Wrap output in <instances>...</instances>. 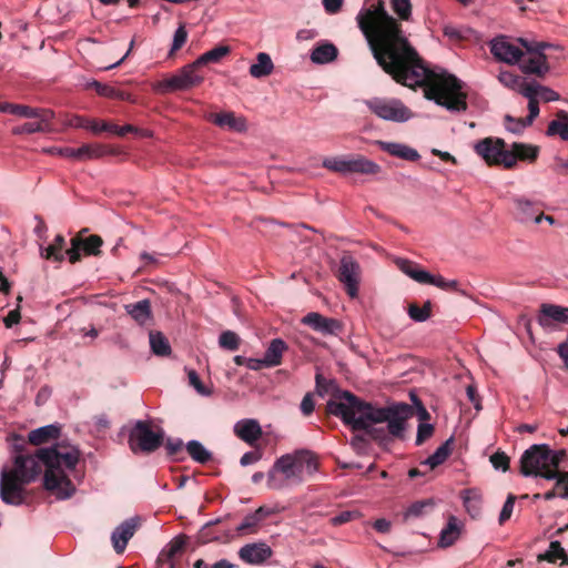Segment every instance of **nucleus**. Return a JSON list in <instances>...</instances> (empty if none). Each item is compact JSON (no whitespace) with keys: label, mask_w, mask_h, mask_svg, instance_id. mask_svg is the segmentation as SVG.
I'll use <instances>...</instances> for the list:
<instances>
[{"label":"nucleus","mask_w":568,"mask_h":568,"mask_svg":"<svg viewBox=\"0 0 568 568\" xmlns=\"http://www.w3.org/2000/svg\"><path fill=\"white\" fill-rule=\"evenodd\" d=\"M498 80L504 87L516 92L523 81L521 77L509 71L500 72L498 75Z\"/></svg>","instance_id":"obj_46"},{"label":"nucleus","mask_w":568,"mask_h":568,"mask_svg":"<svg viewBox=\"0 0 568 568\" xmlns=\"http://www.w3.org/2000/svg\"><path fill=\"white\" fill-rule=\"evenodd\" d=\"M505 121L507 123L506 124L507 130L513 133H516V134L521 133L525 128L530 125V124H526L525 118L515 119L511 115H506Z\"/></svg>","instance_id":"obj_56"},{"label":"nucleus","mask_w":568,"mask_h":568,"mask_svg":"<svg viewBox=\"0 0 568 568\" xmlns=\"http://www.w3.org/2000/svg\"><path fill=\"white\" fill-rule=\"evenodd\" d=\"M567 557V554L565 549L561 547L560 541L554 540L549 545V549L544 552L539 554L537 556V561H547L550 564H555L557 559H561L564 561V558Z\"/></svg>","instance_id":"obj_42"},{"label":"nucleus","mask_w":568,"mask_h":568,"mask_svg":"<svg viewBox=\"0 0 568 568\" xmlns=\"http://www.w3.org/2000/svg\"><path fill=\"white\" fill-rule=\"evenodd\" d=\"M359 274V264L352 255L344 254L335 275L338 281L345 285L347 294L353 298L356 297L358 293Z\"/></svg>","instance_id":"obj_14"},{"label":"nucleus","mask_w":568,"mask_h":568,"mask_svg":"<svg viewBox=\"0 0 568 568\" xmlns=\"http://www.w3.org/2000/svg\"><path fill=\"white\" fill-rule=\"evenodd\" d=\"M88 88L94 89L95 92L101 97L113 98L116 95V91L114 88L98 81H92L88 83Z\"/></svg>","instance_id":"obj_58"},{"label":"nucleus","mask_w":568,"mask_h":568,"mask_svg":"<svg viewBox=\"0 0 568 568\" xmlns=\"http://www.w3.org/2000/svg\"><path fill=\"white\" fill-rule=\"evenodd\" d=\"M538 89L539 84L536 82H526L525 80L521 81L517 92L523 94L528 100L537 99L538 98Z\"/></svg>","instance_id":"obj_52"},{"label":"nucleus","mask_w":568,"mask_h":568,"mask_svg":"<svg viewBox=\"0 0 568 568\" xmlns=\"http://www.w3.org/2000/svg\"><path fill=\"white\" fill-rule=\"evenodd\" d=\"M429 285L437 286L445 291H453L458 292L459 284L456 280H446L442 275H432V281L429 282Z\"/></svg>","instance_id":"obj_50"},{"label":"nucleus","mask_w":568,"mask_h":568,"mask_svg":"<svg viewBox=\"0 0 568 568\" xmlns=\"http://www.w3.org/2000/svg\"><path fill=\"white\" fill-rule=\"evenodd\" d=\"M490 51L497 60L509 64L519 63L523 57V51L504 38L494 40Z\"/></svg>","instance_id":"obj_18"},{"label":"nucleus","mask_w":568,"mask_h":568,"mask_svg":"<svg viewBox=\"0 0 568 568\" xmlns=\"http://www.w3.org/2000/svg\"><path fill=\"white\" fill-rule=\"evenodd\" d=\"M304 467L311 474L317 470L316 456L310 450L281 456L267 474V487L277 490L284 488L288 481L301 483Z\"/></svg>","instance_id":"obj_4"},{"label":"nucleus","mask_w":568,"mask_h":568,"mask_svg":"<svg viewBox=\"0 0 568 568\" xmlns=\"http://www.w3.org/2000/svg\"><path fill=\"white\" fill-rule=\"evenodd\" d=\"M490 463L495 469L506 471L509 469L510 459L504 452H496L490 456Z\"/></svg>","instance_id":"obj_54"},{"label":"nucleus","mask_w":568,"mask_h":568,"mask_svg":"<svg viewBox=\"0 0 568 568\" xmlns=\"http://www.w3.org/2000/svg\"><path fill=\"white\" fill-rule=\"evenodd\" d=\"M44 130V125L42 121L38 122H26L22 125L16 126L12 129V133L16 135L20 134H32L36 132H41Z\"/></svg>","instance_id":"obj_49"},{"label":"nucleus","mask_w":568,"mask_h":568,"mask_svg":"<svg viewBox=\"0 0 568 568\" xmlns=\"http://www.w3.org/2000/svg\"><path fill=\"white\" fill-rule=\"evenodd\" d=\"M274 64L271 57L265 52H260L256 57V63L250 67V74L253 78H263L272 73Z\"/></svg>","instance_id":"obj_35"},{"label":"nucleus","mask_w":568,"mask_h":568,"mask_svg":"<svg viewBox=\"0 0 568 568\" xmlns=\"http://www.w3.org/2000/svg\"><path fill=\"white\" fill-rule=\"evenodd\" d=\"M537 321L544 328H551L555 323L568 324V307L542 303L539 308Z\"/></svg>","instance_id":"obj_16"},{"label":"nucleus","mask_w":568,"mask_h":568,"mask_svg":"<svg viewBox=\"0 0 568 568\" xmlns=\"http://www.w3.org/2000/svg\"><path fill=\"white\" fill-rule=\"evenodd\" d=\"M377 64L397 83L424 88V97L449 112L467 110L463 82L453 74L434 73L404 36L400 23L388 14L384 2L362 9L356 17Z\"/></svg>","instance_id":"obj_1"},{"label":"nucleus","mask_w":568,"mask_h":568,"mask_svg":"<svg viewBox=\"0 0 568 568\" xmlns=\"http://www.w3.org/2000/svg\"><path fill=\"white\" fill-rule=\"evenodd\" d=\"M460 535V527L458 519L455 516H449L446 527L440 531L438 546L447 548L455 544Z\"/></svg>","instance_id":"obj_31"},{"label":"nucleus","mask_w":568,"mask_h":568,"mask_svg":"<svg viewBox=\"0 0 568 568\" xmlns=\"http://www.w3.org/2000/svg\"><path fill=\"white\" fill-rule=\"evenodd\" d=\"M150 346L158 356H169L171 354L170 343L161 332H150Z\"/></svg>","instance_id":"obj_41"},{"label":"nucleus","mask_w":568,"mask_h":568,"mask_svg":"<svg viewBox=\"0 0 568 568\" xmlns=\"http://www.w3.org/2000/svg\"><path fill=\"white\" fill-rule=\"evenodd\" d=\"M189 383L193 386L196 392L201 395H210V390L204 386L201 382L200 376L194 369H190L187 372Z\"/></svg>","instance_id":"obj_60"},{"label":"nucleus","mask_w":568,"mask_h":568,"mask_svg":"<svg viewBox=\"0 0 568 568\" xmlns=\"http://www.w3.org/2000/svg\"><path fill=\"white\" fill-rule=\"evenodd\" d=\"M434 425L428 423H420L417 427L416 445H423L434 434Z\"/></svg>","instance_id":"obj_51"},{"label":"nucleus","mask_w":568,"mask_h":568,"mask_svg":"<svg viewBox=\"0 0 568 568\" xmlns=\"http://www.w3.org/2000/svg\"><path fill=\"white\" fill-rule=\"evenodd\" d=\"M273 551L265 542H253L243 546L239 550V557L246 564L261 565L265 562Z\"/></svg>","instance_id":"obj_19"},{"label":"nucleus","mask_w":568,"mask_h":568,"mask_svg":"<svg viewBox=\"0 0 568 568\" xmlns=\"http://www.w3.org/2000/svg\"><path fill=\"white\" fill-rule=\"evenodd\" d=\"M375 144L378 145L383 151L387 152L388 154L406 161L414 162L420 158V155L415 149L402 143L385 142L377 140L375 141Z\"/></svg>","instance_id":"obj_22"},{"label":"nucleus","mask_w":568,"mask_h":568,"mask_svg":"<svg viewBox=\"0 0 568 568\" xmlns=\"http://www.w3.org/2000/svg\"><path fill=\"white\" fill-rule=\"evenodd\" d=\"M365 103L372 113L386 121L406 122L413 116V112L398 99L373 98Z\"/></svg>","instance_id":"obj_10"},{"label":"nucleus","mask_w":568,"mask_h":568,"mask_svg":"<svg viewBox=\"0 0 568 568\" xmlns=\"http://www.w3.org/2000/svg\"><path fill=\"white\" fill-rule=\"evenodd\" d=\"M230 52H231V49L229 45H217V47L213 48L212 50L200 55L195 61H196V64H199L201 68L202 65H205L209 63L220 62Z\"/></svg>","instance_id":"obj_40"},{"label":"nucleus","mask_w":568,"mask_h":568,"mask_svg":"<svg viewBox=\"0 0 568 568\" xmlns=\"http://www.w3.org/2000/svg\"><path fill=\"white\" fill-rule=\"evenodd\" d=\"M83 232H89V230L82 229L77 233L70 241V248L65 250V254L71 264H75L81 261V251L84 255H101V246L103 245L102 237L97 234L83 236Z\"/></svg>","instance_id":"obj_12"},{"label":"nucleus","mask_w":568,"mask_h":568,"mask_svg":"<svg viewBox=\"0 0 568 568\" xmlns=\"http://www.w3.org/2000/svg\"><path fill=\"white\" fill-rule=\"evenodd\" d=\"M539 154V148L537 145L526 144L521 142H514L511 150H508V155L514 156L511 162V169L517 164V161L535 162Z\"/></svg>","instance_id":"obj_24"},{"label":"nucleus","mask_w":568,"mask_h":568,"mask_svg":"<svg viewBox=\"0 0 568 568\" xmlns=\"http://www.w3.org/2000/svg\"><path fill=\"white\" fill-rule=\"evenodd\" d=\"M199 69L200 65L196 64V61L189 63L170 78L156 82L154 90L159 93L166 94L199 87L204 81V75Z\"/></svg>","instance_id":"obj_7"},{"label":"nucleus","mask_w":568,"mask_h":568,"mask_svg":"<svg viewBox=\"0 0 568 568\" xmlns=\"http://www.w3.org/2000/svg\"><path fill=\"white\" fill-rule=\"evenodd\" d=\"M224 519L217 518L213 521L206 523L197 532L196 539L200 545H205L212 541H221L231 537L226 531L215 530V526L221 524Z\"/></svg>","instance_id":"obj_25"},{"label":"nucleus","mask_w":568,"mask_h":568,"mask_svg":"<svg viewBox=\"0 0 568 568\" xmlns=\"http://www.w3.org/2000/svg\"><path fill=\"white\" fill-rule=\"evenodd\" d=\"M435 505L436 503L433 498L417 500L406 509L404 514V519L407 520L409 518L423 517L430 513L434 509Z\"/></svg>","instance_id":"obj_38"},{"label":"nucleus","mask_w":568,"mask_h":568,"mask_svg":"<svg viewBox=\"0 0 568 568\" xmlns=\"http://www.w3.org/2000/svg\"><path fill=\"white\" fill-rule=\"evenodd\" d=\"M454 443V438H448L445 443H443L433 455H430L426 460L422 464L428 465L430 469L442 465L452 454V446Z\"/></svg>","instance_id":"obj_37"},{"label":"nucleus","mask_w":568,"mask_h":568,"mask_svg":"<svg viewBox=\"0 0 568 568\" xmlns=\"http://www.w3.org/2000/svg\"><path fill=\"white\" fill-rule=\"evenodd\" d=\"M432 302L426 301L423 307H419L416 303L408 305V315L415 322H425L432 315Z\"/></svg>","instance_id":"obj_44"},{"label":"nucleus","mask_w":568,"mask_h":568,"mask_svg":"<svg viewBox=\"0 0 568 568\" xmlns=\"http://www.w3.org/2000/svg\"><path fill=\"white\" fill-rule=\"evenodd\" d=\"M326 410L354 432L363 430V435H355L352 447L361 453L366 449L368 439L379 446H387L393 439H403L406 430V422L414 415V409L406 403H395L378 407L362 400L348 390L341 392L336 399L327 402Z\"/></svg>","instance_id":"obj_3"},{"label":"nucleus","mask_w":568,"mask_h":568,"mask_svg":"<svg viewBox=\"0 0 568 568\" xmlns=\"http://www.w3.org/2000/svg\"><path fill=\"white\" fill-rule=\"evenodd\" d=\"M566 456H567V453L565 449L552 450L548 446L547 458H548V464L550 465V467L552 469L558 470L560 464L565 460Z\"/></svg>","instance_id":"obj_53"},{"label":"nucleus","mask_w":568,"mask_h":568,"mask_svg":"<svg viewBox=\"0 0 568 568\" xmlns=\"http://www.w3.org/2000/svg\"><path fill=\"white\" fill-rule=\"evenodd\" d=\"M392 9L402 20H408L410 18V0H392Z\"/></svg>","instance_id":"obj_47"},{"label":"nucleus","mask_w":568,"mask_h":568,"mask_svg":"<svg viewBox=\"0 0 568 568\" xmlns=\"http://www.w3.org/2000/svg\"><path fill=\"white\" fill-rule=\"evenodd\" d=\"M219 344L222 348L237 351L241 344L239 335L232 331H225L220 335Z\"/></svg>","instance_id":"obj_45"},{"label":"nucleus","mask_w":568,"mask_h":568,"mask_svg":"<svg viewBox=\"0 0 568 568\" xmlns=\"http://www.w3.org/2000/svg\"><path fill=\"white\" fill-rule=\"evenodd\" d=\"M59 435L60 426L52 424L31 430L28 435V439L30 444L39 446L59 438Z\"/></svg>","instance_id":"obj_27"},{"label":"nucleus","mask_w":568,"mask_h":568,"mask_svg":"<svg viewBox=\"0 0 568 568\" xmlns=\"http://www.w3.org/2000/svg\"><path fill=\"white\" fill-rule=\"evenodd\" d=\"M514 217L521 224L535 223L542 221L544 210L540 201L531 200L527 196H514Z\"/></svg>","instance_id":"obj_13"},{"label":"nucleus","mask_w":568,"mask_h":568,"mask_svg":"<svg viewBox=\"0 0 568 568\" xmlns=\"http://www.w3.org/2000/svg\"><path fill=\"white\" fill-rule=\"evenodd\" d=\"M337 48L329 42L318 44L311 53V60L317 64H324L334 61L337 58Z\"/></svg>","instance_id":"obj_33"},{"label":"nucleus","mask_w":568,"mask_h":568,"mask_svg":"<svg viewBox=\"0 0 568 568\" xmlns=\"http://www.w3.org/2000/svg\"><path fill=\"white\" fill-rule=\"evenodd\" d=\"M359 517V513L356 511V510H345V511H342L341 514L334 516L333 518H331V524L333 526H341L343 524H346L355 518H358Z\"/></svg>","instance_id":"obj_59"},{"label":"nucleus","mask_w":568,"mask_h":568,"mask_svg":"<svg viewBox=\"0 0 568 568\" xmlns=\"http://www.w3.org/2000/svg\"><path fill=\"white\" fill-rule=\"evenodd\" d=\"M183 446H184V444H183L182 439H179V438L178 439L169 438L165 442V448H166L169 456L178 455L183 449Z\"/></svg>","instance_id":"obj_64"},{"label":"nucleus","mask_w":568,"mask_h":568,"mask_svg":"<svg viewBox=\"0 0 568 568\" xmlns=\"http://www.w3.org/2000/svg\"><path fill=\"white\" fill-rule=\"evenodd\" d=\"M40 110L30 108L28 105L13 104L12 114L23 118L34 119L40 118Z\"/></svg>","instance_id":"obj_57"},{"label":"nucleus","mask_w":568,"mask_h":568,"mask_svg":"<svg viewBox=\"0 0 568 568\" xmlns=\"http://www.w3.org/2000/svg\"><path fill=\"white\" fill-rule=\"evenodd\" d=\"M235 435L243 442L253 445L262 436V428L255 419H243L234 426Z\"/></svg>","instance_id":"obj_21"},{"label":"nucleus","mask_w":568,"mask_h":568,"mask_svg":"<svg viewBox=\"0 0 568 568\" xmlns=\"http://www.w3.org/2000/svg\"><path fill=\"white\" fill-rule=\"evenodd\" d=\"M126 313L139 324H145L152 317L151 303L149 300H142L133 304L125 305Z\"/></svg>","instance_id":"obj_32"},{"label":"nucleus","mask_w":568,"mask_h":568,"mask_svg":"<svg viewBox=\"0 0 568 568\" xmlns=\"http://www.w3.org/2000/svg\"><path fill=\"white\" fill-rule=\"evenodd\" d=\"M187 537L185 535H180L172 539L165 548H163L159 555L158 562L168 564L170 568H174V564L172 562V558L180 554L185 545Z\"/></svg>","instance_id":"obj_26"},{"label":"nucleus","mask_w":568,"mask_h":568,"mask_svg":"<svg viewBox=\"0 0 568 568\" xmlns=\"http://www.w3.org/2000/svg\"><path fill=\"white\" fill-rule=\"evenodd\" d=\"M261 520L255 513L246 515L243 521L236 527L237 536L256 534L261 526Z\"/></svg>","instance_id":"obj_43"},{"label":"nucleus","mask_w":568,"mask_h":568,"mask_svg":"<svg viewBox=\"0 0 568 568\" xmlns=\"http://www.w3.org/2000/svg\"><path fill=\"white\" fill-rule=\"evenodd\" d=\"M207 120L220 128H227L234 132H244L247 130L246 119L237 116L234 112L211 113Z\"/></svg>","instance_id":"obj_20"},{"label":"nucleus","mask_w":568,"mask_h":568,"mask_svg":"<svg viewBox=\"0 0 568 568\" xmlns=\"http://www.w3.org/2000/svg\"><path fill=\"white\" fill-rule=\"evenodd\" d=\"M323 168L339 174L359 173L375 175L381 165L363 155L334 156L323 161Z\"/></svg>","instance_id":"obj_8"},{"label":"nucleus","mask_w":568,"mask_h":568,"mask_svg":"<svg viewBox=\"0 0 568 568\" xmlns=\"http://www.w3.org/2000/svg\"><path fill=\"white\" fill-rule=\"evenodd\" d=\"M164 442V432L152 429L151 422L136 420L129 430L128 445L133 454H152Z\"/></svg>","instance_id":"obj_5"},{"label":"nucleus","mask_w":568,"mask_h":568,"mask_svg":"<svg viewBox=\"0 0 568 568\" xmlns=\"http://www.w3.org/2000/svg\"><path fill=\"white\" fill-rule=\"evenodd\" d=\"M314 408L315 402L313 395L311 393H307L302 399L301 412L303 413V415L310 416L314 412Z\"/></svg>","instance_id":"obj_63"},{"label":"nucleus","mask_w":568,"mask_h":568,"mask_svg":"<svg viewBox=\"0 0 568 568\" xmlns=\"http://www.w3.org/2000/svg\"><path fill=\"white\" fill-rule=\"evenodd\" d=\"M526 49V54L519 61V68L525 74H532L539 79H544L550 70L547 57L544 50L550 47L547 42H528L519 39Z\"/></svg>","instance_id":"obj_9"},{"label":"nucleus","mask_w":568,"mask_h":568,"mask_svg":"<svg viewBox=\"0 0 568 568\" xmlns=\"http://www.w3.org/2000/svg\"><path fill=\"white\" fill-rule=\"evenodd\" d=\"M186 452L190 455V457L200 464H206L212 459V453L209 452L202 443L197 440H190L185 445Z\"/></svg>","instance_id":"obj_39"},{"label":"nucleus","mask_w":568,"mask_h":568,"mask_svg":"<svg viewBox=\"0 0 568 568\" xmlns=\"http://www.w3.org/2000/svg\"><path fill=\"white\" fill-rule=\"evenodd\" d=\"M548 445H532L524 452L520 457V474L529 477H542L548 480L555 479L559 470H555L548 464Z\"/></svg>","instance_id":"obj_6"},{"label":"nucleus","mask_w":568,"mask_h":568,"mask_svg":"<svg viewBox=\"0 0 568 568\" xmlns=\"http://www.w3.org/2000/svg\"><path fill=\"white\" fill-rule=\"evenodd\" d=\"M80 458L77 447L58 443L50 448H39L34 454H19L13 467L3 469L0 479V497L8 505H21L27 499L26 486L32 483L45 467L43 484L47 490L60 499L70 498L75 487L65 474L75 467Z\"/></svg>","instance_id":"obj_2"},{"label":"nucleus","mask_w":568,"mask_h":568,"mask_svg":"<svg viewBox=\"0 0 568 568\" xmlns=\"http://www.w3.org/2000/svg\"><path fill=\"white\" fill-rule=\"evenodd\" d=\"M115 152L110 150L106 145L94 143L83 144L78 148V154H80V161L100 159L108 154H114Z\"/></svg>","instance_id":"obj_36"},{"label":"nucleus","mask_w":568,"mask_h":568,"mask_svg":"<svg viewBox=\"0 0 568 568\" xmlns=\"http://www.w3.org/2000/svg\"><path fill=\"white\" fill-rule=\"evenodd\" d=\"M397 267L412 280L420 284H429L432 274L419 267L415 262L406 258L396 260Z\"/></svg>","instance_id":"obj_23"},{"label":"nucleus","mask_w":568,"mask_h":568,"mask_svg":"<svg viewBox=\"0 0 568 568\" xmlns=\"http://www.w3.org/2000/svg\"><path fill=\"white\" fill-rule=\"evenodd\" d=\"M547 135H559L561 140L568 141V112L559 110L556 119L552 120L547 128Z\"/></svg>","instance_id":"obj_34"},{"label":"nucleus","mask_w":568,"mask_h":568,"mask_svg":"<svg viewBox=\"0 0 568 568\" xmlns=\"http://www.w3.org/2000/svg\"><path fill=\"white\" fill-rule=\"evenodd\" d=\"M462 498L467 513L471 518H478L481 514L483 496L478 489L469 488L462 491Z\"/></svg>","instance_id":"obj_29"},{"label":"nucleus","mask_w":568,"mask_h":568,"mask_svg":"<svg viewBox=\"0 0 568 568\" xmlns=\"http://www.w3.org/2000/svg\"><path fill=\"white\" fill-rule=\"evenodd\" d=\"M89 125L87 126L88 130L92 131L93 133H101V132H110L113 128H115V124L108 123L105 121H98L95 119H89Z\"/></svg>","instance_id":"obj_61"},{"label":"nucleus","mask_w":568,"mask_h":568,"mask_svg":"<svg viewBox=\"0 0 568 568\" xmlns=\"http://www.w3.org/2000/svg\"><path fill=\"white\" fill-rule=\"evenodd\" d=\"M556 479V488H562L558 496L568 499V471H558Z\"/></svg>","instance_id":"obj_62"},{"label":"nucleus","mask_w":568,"mask_h":568,"mask_svg":"<svg viewBox=\"0 0 568 568\" xmlns=\"http://www.w3.org/2000/svg\"><path fill=\"white\" fill-rule=\"evenodd\" d=\"M301 322L323 335L337 336L343 331V325L338 320L325 317L317 312L306 314Z\"/></svg>","instance_id":"obj_15"},{"label":"nucleus","mask_w":568,"mask_h":568,"mask_svg":"<svg viewBox=\"0 0 568 568\" xmlns=\"http://www.w3.org/2000/svg\"><path fill=\"white\" fill-rule=\"evenodd\" d=\"M287 349L286 343L281 338H274L264 354V365L266 367L277 366L282 363L283 353Z\"/></svg>","instance_id":"obj_30"},{"label":"nucleus","mask_w":568,"mask_h":568,"mask_svg":"<svg viewBox=\"0 0 568 568\" xmlns=\"http://www.w3.org/2000/svg\"><path fill=\"white\" fill-rule=\"evenodd\" d=\"M65 239L63 235L58 234L53 242L47 246V247H40V255L41 257L53 261L57 263H61L64 260L65 251Z\"/></svg>","instance_id":"obj_28"},{"label":"nucleus","mask_w":568,"mask_h":568,"mask_svg":"<svg viewBox=\"0 0 568 568\" xmlns=\"http://www.w3.org/2000/svg\"><path fill=\"white\" fill-rule=\"evenodd\" d=\"M506 143L503 139L485 138L476 143L475 151L488 165H501L511 169L514 156L508 155Z\"/></svg>","instance_id":"obj_11"},{"label":"nucleus","mask_w":568,"mask_h":568,"mask_svg":"<svg viewBox=\"0 0 568 568\" xmlns=\"http://www.w3.org/2000/svg\"><path fill=\"white\" fill-rule=\"evenodd\" d=\"M515 501H516V496L513 494H509L504 506H503V509H501L499 518H498L499 525H504L511 517Z\"/></svg>","instance_id":"obj_55"},{"label":"nucleus","mask_w":568,"mask_h":568,"mask_svg":"<svg viewBox=\"0 0 568 568\" xmlns=\"http://www.w3.org/2000/svg\"><path fill=\"white\" fill-rule=\"evenodd\" d=\"M139 527V518H130L118 526L112 532L111 540L112 546L116 554H122L129 540L133 537Z\"/></svg>","instance_id":"obj_17"},{"label":"nucleus","mask_w":568,"mask_h":568,"mask_svg":"<svg viewBox=\"0 0 568 568\" xmlns=\"http://www.w3.org/2000/svg\"><path fill=\"white\" fill-rule=\"evenodd\" d=\"M187 40V31L185 27L181 24L174 32L173 43L169 52V57H173L178 50H180Z\"/></svg>","instance_id":"obj_48"}]
</instances>
